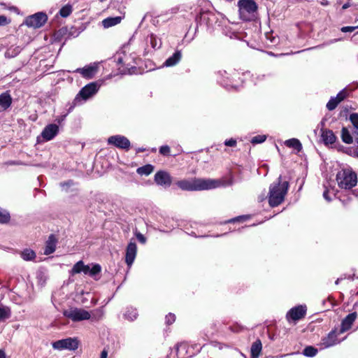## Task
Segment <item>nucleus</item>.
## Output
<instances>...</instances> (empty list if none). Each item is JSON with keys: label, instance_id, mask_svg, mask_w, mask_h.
Instances as JSON below:
<instances>
[{"label": "nucleus", "instance_id": "nucleus-57", "mask_svg": "<svg viewBox=\"0 0 358 358\" xmlns=\"http://www.w3.org/2000/svg\"><path fill=\"white\" fill-rule=\"evenodd\" d=\"M336 284L339 283L338 279L336 282Z\"/></svg>", "mask_w": 358, "mask_h": 358}, {"label": "nucleus", "instance_id": "nucleus-56", "mask_svg": "<svg viewBox=\"0 0 358 358\" xmlns=\"http://www.w3.org/2000/svg\"><path fill=\"white\" fill-rule=\"evenodd\" d=\"M97 312H99L100 317H101L103 315V313L101 310H98Z\"/></svg>", "mask_w": 358, "mask_h": 358}, {"label": "nucleus", "instance_id": "nucleus-48", "mask_svg": "<svg viewBox=\"0 0 358 358\" xmlns=\"http://www.w3.org/2000/svg\"><path fill=\"white\" fill-rule=\"evenodd\" d=\"M8 24L7 18L3 15H0V26Z\"/></svg>", "mask_w": 358, "mask_h": 358}, {"label": "nucleus", "instance_id": "nucleus-46", "mask_svg": "<svg viewBox=\"0 0 358 358\" xmlns=\"http://www.w3.org/2000/svg\"><path fill=\"white\" fill-rule=\"evenodd\" d=\"M224 145L227 146L234 147L236 145V141L231 138L224 141Z\"/></svg>", "mask_w": 358, "mask_h": 358}, {"label": "nucleus", "instance_id": "nucleus-45", "mask_svg": "<svg viewBox=\"0 0 358 358\" xmlns=\"http://www.w3.org/2000/svg\"><path fill=\"white\" fill-rule=\"evenodd\" d=\"M136 236L140 243H141L143 244L145 243L146 238L142 234L137 232V233H136Z\"/></svg>", "mask_w": 358, "mask_h": 358}, {"label": "nucleus", "instance_id": "nucleus-38", "mask_svg": "<svg viewBox=\"0 0 358 358\" xmlns=\"http://www.w3.org/2000/svg\"><path fill=\"white\" fill-rule=\"evenodd\" d=\"M340 102L335 97H331L330 99V100L328 101V103H327V108L329 110H333L334 109H335L336 108V106H338V104Z\"/></svg>", "mask_w": 358, "mask_h": 358}, {"label": "nucleus", "instance_id": "nucleus-42", "mask_svg": "<svg viewBox=\"0 0 358 358\" xmlns=\"http://www.w3.org/2000/svg\"><path fill=\"white\" fill-rule=\"evenodd\" d=\"M159 152L163 155H169L170 154V148L168 145H163L159 148Z\"/></svg>", "mask_w": 358, "mask_h": 358}, {"label": "nucleus", "instance_id": "nucleus-1", "mask_svg": "<svg viewBox=\"0 0 358 358\" xmlns=\"http://www.w3.org/2000/svg\"><path fill=\"white\" fill-rule=\"evenodd\" d=\"M176 185L184 191H203L215 189L224 185L220 180L210 178H190L178 181Z\"/></svg>", "mask_w": 358, "mask_h": 358}, {"label": "nucleus", "instance_id": "nucleus-10", "mask_svg": "<svg viewBox=\"0 0 358 358\" xmlns=\"http://www.w3.org/2000/svg\"><path fill=\"white\" fill-rule=\"evenodd\" d=\"M47 20L48 17L45 13H37L27 17L25 19L24 24L29 27L39 28L46 22Z\"/></svg>", "mask_w": 358, "mask_h": 358}, {"label": "nucleus", "instance_id": "nucleus-19", "mask_svg": "<svg viewBox=\"0 0 358 358\" xmlns=\"http://www.w3.org/2000/svg\"><path fill=\"white\" fill-rule=\"evenodd\" d=\"M321 137L324 144H333L336 140V137L331 130L322 129Z\"/></svg>", "mask_w": 358, "mask_h": 358}, {"label": "nucleus", "instance_id": "nucleus-16", "mask_svg": "<svg viewBox=\"0 0 358 358\" xmlns=\"http://www.w3.org/2000/svg\"><path fill=\"white\" fill-rule=\"evenodd\" d=\"M59 131V127L55 124L47 125L41 133V136L46 141L52 140Z\"/></svg>", "mask_w": 358, "mask_h": 358}, {"label": "nucleus", "instance_id": "nucleus-22", "mask_svg": "<svg viewBox=\"0 0 358 358\" xmlns=\"http://www.w3.org/2000/svg\"><path fill=\"white\" fill-rule=\"evenodd\" d=\"M101 268L99 264H93L92 267L90 265H85L84 264L83 273L85 275L89 274L91 276H94L101 272Z\"/></svg>", "mask_w": 358, "mask_h": 358}, {"label": "nucleus", "instance_id": "nucleus-24", "mask_svg": "<svg viewBox=\"0 0 358 358\" xmlns=\"http://www.w3.org/2000/svg\"><path fill=\"white\" fill-rule=\"evenodd\" d=\"M182 57L180 51L176 52L171 57H169L164 64L166 66H173L179 62Z\"/></svg>", "mask_w": 358, "mask_h": 358}, {"label": "nucleus", "instance_id": "nucleus-50", "mask_svg": "<svg viewBox=\"0 0 358 358\" xmlns=\"http://www.w3.org/2000/svg\"><path fill=\"white\" fill-rule=\"evenodd\" d=\"M357 143H358V138H357ZM352 156L358 158V146L353 150Z\"/></svg>", "mask_w": 358, "mask_h": 358}, {"label": "nucleus", "instance_id": "nucleus-12", "mask_svg": "<svg viewBox=\"0 0 358 358\" xmlns=\"http://www.w3.org/2000/svg\"><path fill=\"white\" fill-rule=\"evenodd\" d=\"M220 76L219 82L225 87H231L236 88V85L234 83V78L238 76L236 72H234L233 74L229 73L225 70L218 71Z\"/></svg>", "mask_w": 358, "mask_h": 358}, {"label": "nucleus", "instance_id": "nucleus-39", "mask_svg": "<svg viewBox=\"0 0 358 358\" xmlns=\"http://www.w3.org/2000/svg\"><path fill=\"white\" fill-rule=\"evenodd\" d=\"M266 139V136L265 135H257L256 136H254L251 139V143L252 144H257V143H262L264 142Z\"/></svg>", "mask_w": 358, "mask_h": 358}, {"label": "nucleus", "instance_id": "nucleus-34", "mask_svg": "<svg viewBox=\"0 0 358 358\" xmlns=\"http://www.w3.org/2000/svg\"><path fill=\"white\" fill-rule=\"evenodd\" d=\"M84 262L83 261L78 262L72 268L70 273L71 275L83 273Z\"/></svg>", "mask_w": 358, "mask_h": 358}, {"label": "nucleus", "instance_id": "nucleus-15", "mask_svg": "<svg viewBox=\"0 0 358 358\" xmlns=\"http://www.w3.org/2000/svg\"><path fill=\"white\" fill-rule=\"evenodd\" d=\"M98 71V64L96 63L85 66L83 68H78L74 72L80 73L82 76L87 79H92Z\"/></svg>", "mask_w": 358, "mask_h": 358}, {"label": "nucleus", "instance_id": "nucleus-29", "mask_svg": "<svg viewBox=\"0 0 358 358\" xmlns=\"http://www.w3.org/2000/svg\"><path fill=\"white\" fill-rule=\"evenodd\" d=\"M21 50L19 46L10 47L6 51L5 56L7 58L14 57L20 52Z\"/></svg>", "mask_w": 358, "mask_h": 358}, {"label": "nucleus", "instance_id": "nucleus-30", "mask_svg": "<svg viewBox=\"0 0 358 358\" xmlns=\"http://www.w3.org/2000/svg\"><path fill=\"white\" fill-rule=\"evenodd\" d=\"M341 138L343 141L345 143H352L353 141V138L350 134L348 129L345 127H343L341 130Z\"/></svg>", "mask_w": 358, "mask_h": 358}, {"label": "nucleus", "instance_id": "nucleus-32", "mask_svg": "<svg viewBox=\"0 0 358 358\" xmlns=\"http://www.w3.org/2000/svg\"><path fill=\"white\" fill-rule=\"evenodd\" d=\"M137 315H138V313H137L136 309L133 308H128L127 310L126 311V313H124L125 318H127V320H129L130 321H133L135 319H136Z\"/></svg>", "mask_w": 358, "mask_h": 358}, {"label": "nucleus", "instance_id": "nucleus-53", "mask_svg": "<svg viewBox=\"0 0 358 358\" xmlns=\"http://www.w3.org/2000/svg\"><path fill=\"white\" fill-rule=\"evenodd\" d=\"M0 358H6L5 352L1 349H0Z\"/></svg>", "mask_w": 358, "mask_h": 358}, {"label": "nucleus", "instance_id": "nucleus-36", "mask_svg": "<svg viewBox=\"0 0 358 358\" xmlns=\"http://www.w3.org/2000/svg\"><path fill=\"white\" fill-rule=\"evenodd\" d=\"M10 220V214L4 209L0 208V223H6Z\"/></svg>", "mask_w": 358, "mask_h": 358}, {"label": "nucleus", "instance_id": "nucleus-9", "mask_svg": "<svg viewBox=\"0 0 358 358\" xmlns=\"http://www.w3.org/2000/svg\"><path fill=\"white\" fill-rule=\"evenodd\" d=\"M78 345L79 341L76 338H67L54 342L52 343V348L58 350H76L78 349Z\"/></svg>", "mask_w": 358, "mask_h": 358}, {"label": "nucleus", "instance_id": "nucleus-14", "mask_svg": "<svg viewBox=\"0 0 358 358\" xmlns=\"http://www.w3.org/2000/svg\"><path fill=\"white\" fill-rule=\"evenodd\" d=\"M155 182L158 185L168 187L172 183V178L168 172L164 171H159L155 175Z\"/></svg>", "mask_w": 358, "mask_h": 358}, {"label": "nucleus", "instance_id": "nucleus-13", "mask_svg": "<svg viewBox=\"0 0 358 358\" xmlns=\"http://www.w3.org/2000/svg\"><path fill=\"white\" fill-rule=\"evenodd\" d=\"M108 143L122 149H129L130 147L129 141L126 137L120 135L109 137L108 138Z\"/></svg>", "mask_w": 358, "mask_h": 358}, {"label": "nucleus", "instance_id": "nucleus-4", "mask_svg": "<svg viewBox=\"0 0 358 358\" xmlns=\"http://www.w3.org/2000/svg\"><path fill=\"white\" fill-rule=\"evenodd\" d=\"M336 181L339 187L350 189L357 183V176L351 169H344L338 172Z\"/></svg>", "mask_w": 358, "mask_h": 358}, {"label": "nucleus", "instance_id": "nucleus-54", "mask_svg": "<svg viewBox=\"0 0 358 358\" xmlns=\"http://www.w3.org/2000/svg\"><path fill=\"white\" fill-rule=\"evenodd\" d=\"M321 4L323 6H327L329 4V1L327 0H322Z\"/></svg>", "mask_w": 358, "mask_h": 358}, {"label": "nucleus", "instance_id": "nucleus-28", "mask_svg": "<svg viewBox=\"0 0 358 358\" xmlns=\"http://www.w3.org/2000/svg\"><path fill=\"white\" fill-rule=\"evenodd\" d=\"M153 170L154 167L152 165L147 164L143 166L138 168L136 172L141 176H148L153 171Z\"/></svg>", "mask_w": 358, "mask_h": 358}, {"label": "nucleus", "instance_id": "nucleus-3", "mask_svg": "<svg viewBox=\"0 0 358 358\" xmlns=\"http://www.w3.org/2000/svg\"><path fill=\"white\" fill-rule=\"evenodd\" d=\"M127 48H124L115 55V62L124 67L123 69H120V72L124 74L133 73L131 70L135 69L134 64H137L136 60L138 59L135 53H127Z\"/></svg>", "mask_w": 358, "mask_h": 358}, {"label": "nucleus", "instance_id": "nucleus-21", "mask_svg": "<svg viewBox=\"0 0 358 358\" xmlns=\"http://www.w3.org/2000/svg\"><path fill=\"white\" fill-rule=\"evenodd\" d=\"M57 240L53 235H50L46 242L44 254L46 255L53 253L56 248Z\"/></svg>", "mask_w": 358, "mask_h": 358}, {"label": "nucleus", "instance_id": "nucleus-43", "mask_svg": "<svg viewBox=\"0 0 358 358\" xmlns=\"http://www.w3.org/2000/svg\"><path fill=\"white\" fill-rule=\"evenodd\" d=\"M175 315L171 313H169L166 316V322L168 324H171L175 321Z\"/></svg>", "mask_w": 358, "mask_h": 358}, {"label": "nucleus", "instance_id": "nucleus-33", "mask_svg": "<svg viewBox=\"0 0 358 358\" xmlns=\"http://www.w3.org/2000/svg\"><path fill=\"white\" fill-rule=\"evenodd\" d=\"M149 41L151 45V46L154 49H157L161 47L162 43L161 41L157 38V36L154 34H150L149 36Z\"/></svg>", "mask_w": 358, "mask_h": 358}, {"label": "nucleus", "instance_id": "nucleus-40", "mask_svg": "<svg viewBox=\"0 0 358 358\" xmlns=\"http://www.w3.org/2000/svg\"><path fill=\"white\" fill-rule=\"evenodd\" d=\"M350 120L354 127L358 129V113H352L350 115Z\"/></svg>", "mask_w": 358, "mask_h": 358}, {"label": "nucleus", "instance_id": "nucleus-23", "mask_svg": "<svg viewBox=\"0 0 358 358\" xmlns=\"http://www.w3.org/2000/svg\"><path fill=\"white\" fill-rule=\"evenodd\" d=\"M12 103V99L10 94L7 92L2 93L0 95V108L6 110L9 108Z\"/></svg>", "mask_w": 358, "mask_h": 358}, {"label": "nucleus", "instance_id": "nucleus-47", "mask_svg": "<svg viewBox=\"0 0 358 358\" xmlns=\"http://www.w3.org/2000/svg\"><path fill=\"white\" fill-rule=\"evenodd\" d=\"M248 218V216H240V217H237L236 218L231 219V220H228L227 222H234L238 221V220H245Z\"/></svg>", "mask_w": 358, "mask_h": 358}, {"label": "nucleus", "instance_id": "nucleus-6", "mask_svg": "<svg viewBox=\"0 0 358 358\" xmlns=\"http://www.w3.org/2000/svg\"><path fill=\"white\" fill-rule=\"evenodd\" d=\"M99 87L100 85H99L96 82L87 84L80 90L79 94L75 99V101L78 103L80 101V99H82L83 101L87 100L97 93Z\"/></svg>", "mask_w": 358, "mask_h": 358}, {"label": "nucleus", "instance_id": "nucleus-8", "mask_svg": "<svg viewBox=\"0 0 358 358\" xmlns=\"http://www.w3.org/2000/svg\"><path fill=\"white\" fill-rule=\"evenodd\" d=\"M306 305H299L292 308L286 314V320L289 323L296 322L303 318L306 315Z\"/></svg>", "mask_w": 358, "mask_h": 358}, {"label": "nucleus", "instance_id": "nucleus-7", "mask_svg": "<svg viewBox=\"0 0 358 358\" xmlns=\"http://www.w3.org/2000/svg\"><path fill=\"white\" fill-rule=\"evenodd\" d=\"M64 315L73 322L87 320L90 318V313L82 308H71L64 311Z\"/></svg>", "mask_w": 358, "mask_h": 358}, {"label": "nucleus", "instance_id": "nucleus-25", "mask_svg": "<svg viewBox=\"0 0 358 358\" xmlns=\"http://www.w3.org/2000/svg\"><path fill=\"white\" fill-rule=\"evenodd\" d=\"M262 345L259 340L256 341L251 347V357L252 358H258L261 351Z\"/></svg>", "mask_w": 358, "mask_h": 358}, {"label": "nucleus", "instance_id": "nucleus-17", "mask_svg": "<svg viewBox=\"0 0 358 358\" xmlns=\"http://www.w3.org/2000/svg\"><path fill=\"white\" fill-rule=\"evenodd\" d=\"M137 246L134 242H129L126 250L125 262L129 266H131L136 256Z\"/></svg>", "mask_w": 358, "mask_h": 358}, {"label": "nucleus", "instance_id": "nucleus-49", "mask_svg": "<svg viewBox=\"0 0 358 358\" xmlns=\"http://www.w3.org/2000/svg\"><path fill=\"white\" fill-rule=\"evenodd\" d=\"M329 191L327 189L323 193V196L327 201H331V199L329 196Z\"/></svg>", "mask_w": 358, "mask_h": 358}, {"label": "nucleus", "instance_id": "nucleus-58", "mask_svg": "<svg viewBox=\"0 0 358 358\" xmlns=\"http://www.w3.org/2000/svg\"><path fill=\"white\" fill-rule=\"evenodd\" d=\"M357 28H358V26H357Z\"/></svg>", "mask_w": 358, "mask_h": 358}, {"label": "nucleus", "instance_id": "nucleus-26", "mask_svg": "<svg viewBox=\"0 0 358 358\" xmlns=\"http://www.w3.org/2000/svg\"><path fill=\"white\" fill-rule=\"evenodd\" d=\"M285 145L289 148H292L297 152H299L302 149V145L301 142L296 138H291L285 141Z\"/></svg>", "mask_w": 358, "mask_h": 358}, {"label": "nucleus", "instance_id": "nucleus-11", "mask_svg": "<svg viewBox=\"0 0 358 358\" xmlns=\"http://www.w3.org/2000/svg\"><path fill=\"white\" fill-rule=\"evenodd\" d=\"M340 334V331L338 332L336 329L331 331L326 336L321 339L319 343L320 348H328L339 343L341 341L338 340L337 337Z\"/></svg>", "mask_w": 358, "mask_h": 358}, {"label": "nucleus", "instance_id": "nucleus-31", "mask_svg": "<svg viewBox=\"0 0 358 358\" xmlns=\"http://www.w3.org/2000/svg\"><path fill=\"white\" fill-rule=\"evenodd\" d=\"M10 309L7 306H0V321H4L10 317Z\"/></svg>", "mask_w": 358, "mask_h": 358}, {"label": "nucleus", "instance_id": "nucleus-2", "mask_svg": "<svg viewBox=\"0 0 358 358\" xmlns=\"http://www.w3.org/2000/svg\"><path fill=\"white\" fill-rule=\"evenodd\" d=\"M282 177L279 176L277 182H273L269 187L268 203L271 207L279 206L285 199L287 194L289 183L287 181L282 182Z\"/></svg>", "mask_w": 358, "mask_h": 358}, {"label": "nucleus", "instance_id": "nucleus-44", "mask_svg": "<svg viewBox=\"0 0 358 358\" xmlns=\"http://www.w3.org/2000/svg\"><path fill=\"white\" fill-rule=\"evenodd\" d=\"M357 28V27H351V26L343 27L341 28V31L344 32V33L352 32V31H355Z\"/></svg>", "mask_w": 358, "mask_h": 358}, {"label": "nucleus", "instance_id": "nucleus-37", "mask_svg": "<svg viewBox=\"0 0 358 358\" xmlns=\"http://www.w3.org/2000/svg\"><path fill=\"white\" fill-rule=\"evenodd\" d=\"M72 12V7L70 5H66L63 6L60 10L59 14L63 17H68Z\"/></svg>", "mask_w": 358, "mask_h": 358}, {"label": "nucleus", "instance_id": "nucleus-35", "mask_svg": "<svg viewBox=\"0 0 358 358\" xmlns=\"http://www.w3.org/2000/svg\"><path fill=\"white\" fill-rule=\"evenodd\" d=\"M317 353V349L312 346L306 347L303 352V354L306 357H313Z\"/></svg>", "mask_w": 358, "mask_h": 358}, {"label": "nucleus", "instance_id": "nucleus-27", "mask_svg": "<svg viewBox=\"0 0 358 358\" xmlns=\"http://www.w3.org/2000/svg\"><path fill=\"white\" fill-rule=\"evenodd\" d=\"M20 256L25 261H31L35 259L36 253L32 250L25 249L21 252Z\"/></svg>", "mask_w": 358, "mask_h": 358}, {"label": "nucleus", "instance_id": "nucleus-18", "mask_svg": "<svg viewBox=\"0 0 358 358\" xmlns=\"http://www.w3.org/2000/svg\"><path fill=\"white\" fill-rule=\"evenodd\" d=\"M356 318L357 314L355 313L348 314L342 321L341 327L339 331L340 333L343 334L345 331L349 330Z\"/></svg>", "mask_w": 358, "mask_h": 358}, {"label": "nucleus", "instance_id": "nucleus-20", "mask_svg": "<svg viewBox=\"0 0 358 358\" xmlns=\"http://www.w3.org/2000/svg\"><path fill=\"white\" fill-rule=\"evenodd\" d=\"M123 19V17L117 16V17H108L102 20L101 23L103 27L105 29H108L113 26H115L120 24Z\"/></svg>", "mask_w": 358, "mask_h": 358}, {"label": "nucleus", "instance_id": "nucleus-41", "mask_svg": "<svg viewBox=\"0 0 358 358\" xmlns=\"http://www.w3.org/2000/svg\"><path fill=\"white\" fill-rule=\"evenodd\" d=\"M348 95L347 91L344 89L341 90L338 94H337L335 98L339 101H342Z\"/></svg>", "mask_w": 358, "mask_h": 358}, {"label": "nucleus", "instance_id": "nucleus-55", "mask_svg": "<svg viewBox=\"0 0 358 358\" xmlns=\"http://www.w3.org/2000/svg\"><path fill=\"white\" fill-rule=\"evenodd\" d=\"M350 6V4L349 3H345V4L343 6V10L347 9V8H348Z\"/></svg>", "mask_w": 358, "mask_h": 358}, {"label": "nucleus", "instance_id": "nucleus-5", "mask_svg": "<svg viewBox=\"0 0 358 358\" xmlns=\"http://www.w3.org/2000/svg\"><path fill=\"white\" fill-rule=\"evenodd\" d=\"M238 7L242 20L250 21L255 17L257 5L254 0H238Z\"/></svg>", "mask_w": 358, "mask_h": 358}, {"label": "nucleus", "instance_id": "nucleus-52", "mask_svg": "<svg viewBox=\"0 0 358 358\" xmlns=\"http://www.w3.org/2000/svg\"><path fill=\"white\" fill-rule=\"evenodd\" d=\"M72 184H73L72 181H69L67 182L62 183V186L63 187H64L65 186H68L69 187V186L71 185Z\"/></svg>", "mask_w": 358, "mask_h": 358}, {"label": "nucleus", "instance_id": "nucleus-51", "mask_svg": "<svg viewBox=\"0 0 358 358\" xmlns=\"http://www.w3.org/2000/svg\"><path fill=\"white\" fill-rule=\"evenodd\" d=\"M108 352L106 350H103L101 353V357L100 358H107Z\"/></svg>", "mask_w": 358, "mask_h": 358}]
</instances>
